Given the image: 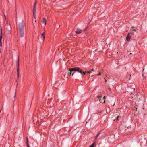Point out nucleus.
<instances>
[{"label": "nucleus", "instance_id": "nucleus-1", "mask_svg": "<svg viewBox=\"0 0 147 147\" xmlns=\"http://www.w3.org/2000/svg\"><path fill=\"white\" fill-rule=\"evenodd\" d=\"M24 27L23 21L22 20L19 22L18 25V33L20 37H23L24 35Z\"/></svg>", "mask_w": 147, "mask_h": 147}, {"label": "nucleus", "instance_id": "nucleus-2", "mask_svg": "<svg viewBox=\"0 0 147 147\" xmlns=\"http://www.w3.org/2000/svg\"><path fill=\"white\" fill-rule=\"evenodd\" d=\"M69 72L68 73V76H70L71 75V74L72 72L77 71L81 74L82 75H84L85 74L86 72H84L82 69H80L79 67H76L75 68H71L69 69L68 70Z\"/></svg>", "mask_w": 147, "mask_h": 147}, {"label": "nucleus", "instance_id": "nucleus-3", "mask_svg": "<svg viewBox=\"0 0 147 147\" xmlns=\"http://www.w3.org/2000/svg\"><path fill=\"white\" fill-rule=\"evenodd\" d=\"M101 96H98V98L99 99V101L100 102H102V101L103 100H104V102H103V103H105V96H104L102 98V99H101Z\"/></svg>", "mask_w": 147, "mask_h": 147}, {"label": "nucleus", "instance_id": "nucleus-4", "mask_svg": "<svg viewBox=\"0 0 147 147\" xmlns=\"http://www.w3.org/2000/svg\"><path fill=\"white\" fill-rule=\"evenodd\" d=\"M6 28L9 31H11V28L10 24H8L7 25Z\"/></svg>", "mask_w": 147, "mask_h": 147}, {"label": "nucleus", "instance_id": "nucleus-5", "mask_svg": "<svg viewBox=\"0 0 147 147\" xmlns=\"http://www.w3.org/2000/svg\"><path fill=\"white\" fill-rule=\"evenodd\" d=\"M1 36L0 37V45L1 46H2V43L1 42V40L2 38V27H1Z\"/></svg>", "mask_w": 147, "mask_h": 147}, {"label": "nucleus", "instance_id": "nucleus-6", "mask_svg": "<svg viewBox=\"0 0 147 147\" xmlns=\"http://www.w3.org/2000/svg\"><path fill=\"white\" fill-rule=\"evenodd\" d=\"M45 32H44L42 34H41V39L43 40V41H44L45 37Z\"/></svg>", "mask_w": 147, "mask_h": 147}, {"label": "nucleus", "instance_id": "nucleus-7", "mask_svg": "<svg viewBox=\"0 0 147 147\" xmlns=\"http://www.w3.org/2000/svg\"><path fill=\"white\" fill-rule=\"evenodd\" d=\"M82 30L80 29H77L76 31V32L77 34H80L81 33Z\"/></svg>", "mask_w": 147, "mask_h": 147}, {"label": "nucleus", "instance_id": "nucleus-8", "mask_svg": "<svg viewBox=\"0 0 147 147\" xmlns=\"http://www.w3.org/2000/svg\"><path fill=\"white\" fill-rule=\"evenodd\" d=\"M129 34H130V33H128V35L126 38V40L128 41H129L130 39V37L129 36Z\"/></svg>", "mask_w": 147, "mask_h": 147}, {"label": "nucleus", "instance_id": "nucleus-9", "mask_svg": "<svg viewBox=\"0 0 147 147\" xmlns=\"http://www.w3.org/2000/svg\"><path fill=\"white\" fill-rule=\"evenodd\" d=\"M19 56L18 57V63L17 64V71L19 70Z\"/></svg>", "mask_w": 147, "mask_h": 147}, {"label": "nucleus", "instance_id": "nucleus-10", "mask_svg": "<svg viewBox=\"0 0 147 147\" xmlns=\"http://www.w3.org/2000/svg\"><path fill=\"white\" fill-rule=\"evenodd\" d=\"M43 24L45 25L46 24V20L45 18H43Z\"/></svg>", "mask_w": 147, "mask_h": 147}, {"label": "nucleus", "instance_id": "nucleus-11", "mask_svg": "<svg viewBox=\"0 0 147 147\" xmlns=\"http://www.w3.org/2000/svg\"><path fill=\"white\" fill-rule=\"evenodd\" d=\"M17 76L18 78L19 77V70L17 71Z\"/></svg>", "mask_w": 147, "mask_h": 147}, {"label": "nucleus", "instance_id": "nucleus-12", "mask_svg": "<svg viewBox=\"0 0 147 147\" xmlns=\"http://www.w3.org/2000/svg\"><path fill=\"white\" fill-rule=\"evenodd\" d=\"M36 9L34 8H33V15H35V14H36Z\"/></svg>", "mask_w": 147, "mask_h": 147}, {"label": "nucleus", "instance_id": "nucleus-13", "mask_svg": "<svg viewBox=\"0 0 147 147\" xmlns=\"http://www.w3.org/2000/svg\"><path fill=\"white\" fill-rule=\"evenodd\" d=\"M100 133H99L97 134L96 136L95 137V139L96 140L97 138L99 136V135H100Z\"/></svg>", "mask_w": 147, "mask_h": 147}, {"label": "nucleus", "instance_id": "nucleus-14", "mask_svg": "<svg viewBox=\"0 0 147 147\" xmlns=\"http://www.w3.org/2000/svg\"><path fill=\"white\" fill-rule=\"evenodd\" d=\"M4 16L5 17V20H6L7 19V18L6 17V15H5V13H4Z\"/></svg>", "mask_w": 147, "mask_h": 147}, {"label": "nucleus", "instance_id": "nucleus-15", "mask_svg": "<svg viewBox=\"0 0 147 147\" xmlns=\"http://www.w3.org/2000/svg\"><path fill=\"white\" fill-rule=\"evenodd\" d=\"M94 143L90 145V147H94Z\"/></svg>", "mask_w": 147, "mask_h": 147}, {"label": "nucleus", "instance_id": "nucleus-16", "mask_svg": "<svg viewBox=\"0 0 147 147\" xmlns=\"http://www.w3.org/2000/svg\"><path fill=\"white\" fill-rule=\"evenodd\" d=\"M16 89H15V95L14 96V98H15L16 97Z\"/></svg>", "mask_w": 147, "mask_h": 147}, {"label": "nucleus", "instance_id": "nucleus-17", "mask_svg": "<svg viewBox=\"0 0 147 147\" xmlns=\"http://www.w3.org/2000/svg\"><path fill=\"white\" fill-rule=\"evenodd\" d=\"M36 2H35V3H34V8L35 9V7H36Z\"/></svg>", "mask_w": 147, "mask_h": 147}, {"label": "nucleus", "instance_id": "nucleus-18", "mask_svg": "<svg viewBox=\"0 0 147 147\" xmlns=\"http://www.w3.org/2000/svg\"><path fill=\"white\" fill-rule=\"evenodd\" d=\"M26 144L28 147H30L28 144V142H27L26 143Z\"/></svg>", "mask_w": 147, "mask_h": 147}, {"label": "nucleus", "instance_id": "nucleus-19", "mask_svg": "<svg viewBox=\"0 0 147 147\" xmlns=\"http://www.w3.org/2000/svg\"><path fill=\"white\" fill-rule=\"evenodd\" d=\"M88 30V27H87L84 30V32H86L87 30Z\"/></svg>", "mask_w": 147, "mask_h": 147}, {"label": "nucleus", "instance_id": "nucleus-20", "mask_svg": "<svg viewBox=\"0 0 147 147\" xmlns=\"http://www.w3.org/2000/svg\"><path fill=\"white\" fill-rule=\"evenodd\" d=\"M120 117L119 116H118L117 118V120H119V119Z\"/></svg>", "mask_w": 147, "mask_h": 147}, {"label": "nucleus", "instance_id": "nucleus-21", "mask_svg": "<svg viewBox=\"0 0 147 147\" xmlns=\"http://www.w3.org/2000/svg\"><path fill=\"white\" fill-rule=\"evenodd\" d=\"M130 31H136V30L135 29H132V30H131V29L130 30Z\"/></svg>", "mask_w": 147, "mask_h": 147}, {"label": "nucleus", "instance_id": "nucleus-22", "mask_svg": "<svg viewBox=\"0 0 147 147\" xmlns=\"http://www.w3.org/2000/svg\"><path fill=\"white\" fill-rule=\"evenodd\" d=\"M34 15V18L35 19H36V14H35V15Z\"/></svg>", "mask_w": 147, "mask_h": 147}, {"label": "nucleus", "instance_id": "nucleus-23", "mask_svg": "<svg viewBox=\"0 0 147 147\" xmlns=\"http://www.w3.org/2000/svg\"><path fill=\"white\" fill-rule=\"evenodd\" d=\"M94 69L93 68V69H92V70H91V71H90L91 72H92V71H94Z\"/></svg>", "mask_w": 147, "mask_h": 147}, {"label": "nucleus", "instance_id": "nucleus-24", "mask_svg": "<svg viewBox=\"0 0 147 147\" xmlns=\"http://www.w3.org/2000/svg\"><path fill=\"white\" fill-rule=\"evenodd\" d=\"M130 33V34H132V35H134V33L132 32H131L130 33Z\"/></svg>", "mask_w": 147, "mask_h": 147}, {"label": "nucleus", "instance_id": "nucleus-25", "mask_svg": "<svg viewBox=\"0 0 147 147\" xmlns=\"http://www.w3.org/2000/svg\"><path fill=\"white\" fill-rule=\"evenodd\" d=\"M72 72V73L71 74V75H72V76H73V75H74V72Z\"/></svg>", "mask_w": 147, "mask_h": 147}, {"label": "nucleus", "instance_id": "nucleus-26", "mask_svg": "<svg viewBox=\"0 0 147 147\" xmlns=\"http://www.w3.org/2000/svg\"><path fill=\"white\" fill-rule=\"evenodd\" d=\"M101 74L100 72H99V74L97 75L98 76H100Z\"/></svg>", "mask_w": 147, "mask_h": 147}, {"label": "nucleus", "instance_id": "nucleus-27", "mask_svg": "<svg viewBox=\"0 0 147 147\" xmlns=\"http://www.w3.org/2000/svg\"><path fill=\"white\" fill-rule=\"evenodd\" d=\"M6 24L7 25L8 24H8V22L7 21L6 22Z\"/></svg>", "mask_w": 147, "mask_h": 147}, {"label": "nucleus", "instance_id": "nucleus-28", "mask_svg": "<svg viewBox=\"0 0 147 147\" xmlns=\"http://www.w3.org/2000/svg\"><path fill=\"white\" fill-rule=\"evenodd\" d=\"M16 82H17V84H16V88H17V85H18V82H17V81H16Z\"/></svg>", "mask_w": 147, "mask_h": 147}, {"label": "nucleus", "instance_id": "nucleus-29", "mask_svg": "<svg viewBox=\"0 0 147 147\" xmlns=\"http://www.w3.org/2000/svg\"><path fill=\"white\" fill-rule=\"evenodd\" d=\"M91 73V71H87V73H88V74H89V73Z\"/></svg>", "mask_w": 147, "mask_h": 147}, {"label": "nucleus", "instance_id": "nucleus-30", "mask_svg": "<svg viewBox=\"0 0 147 147\" xmlns=\"http://www.w3.org/2000/svg\"><path fill=\"white\" fill-rule=\"evenodd\" d=\"M26 140L27 141V142H28V138L27 137L26 138Z\"/></svg>", "mask_w": 147, "mask_h": 147}, {"label": "nucleus", "instance_id": "nucleus-31", "mask_svg": "<svg viewBox=\"0 0 147 147\" xmlns=\"http://www.w3.org/2000/svg\"><path fill=\"white\" fill-rule=\"evenodd\" d=\"M94 76V75H92L91 77H93Z\"/></svg>", "mask_w": 147, "mask_h": 147}, {"label": "nucleus", "instance_id": "nucleus-32", "mask_svg": "<svg viewBox=\"0 0 147 147\" xmlns=\"http://www.w3.org/2000/svg\"><path fill=\"white\" fill-rule=\"evenodd\" d=\"M102 135H101L100 136V137H101L102 136Z\"/></svg>", "mask_w": 147, "mask_h": 147}, {"label": "nucleus", "instance_id": "nucleus-33", "mask_svg": "<svg viewBox=\"0 0 147 147\" xmlns=\"http://www.w3.org/2000/svg\"><path fill=\"white\" fill-rule=\"evenodd\" d=\"M133 88V89L134 90V91L135 90V88Z\"/></svg>", "mask_w": 147, "mask_h": 147}, {"label": "nucleus", "instance_id": "nucleus-34", "mask_svg": "<svg viewBox=\"0 0 147 147\" xmlns=\"http://www.w3.org/2000/svg\"><path fill=\"white\" fill-rule=\"evenodd\" d=\"M144 68L143 69V71H144Z\"/></svg>", "mask_w": 147, "mask_h": 147}, {"label": "nucleus", "instance_id": "nucleus-35", "mask_svg": "<svg viewBox=\"0 0 147 147\" xmlns=\"http://www.w3.org/2000/svg\"><path fill=\"white\" fill-rule=\"evenodd\" d=\"M105 82H106V81H107V80H105Z\"/></svg>", "mask_w": 147, "mask_h": 147}, {"label": "nucleus", "instance_id": "nucleus-36", "mask_svg": "<svg viewBox=\"0 0 147 147\" xmlns=\"http://www.w3.org/2000/svg\"><path fill=\"white\" fill-rule=\"evenodd\" d=\"M1 50H0V53H1Z\"/></svg>", "mask_w": 147, "mask_h": 147}, {"label": "nucleus", "instance_id": "nucleus-37", "mask_svg": "<svg viewBox=\"0 0 147 147\" xmlns=\"http://www.w3.org/2000/svg\"><path fill=\"white\" fill-rule=\"evenodd\" d=\"M142 76H143L144 75H143V74H142Z\"/></svg>", "mask_w": 147, "mask_h": 147}, {"label": "nucleus", "instance_id": "nucleus-38", "mask_svg": "<svg viewBox=\"0 0 147 147\" xmlns=\"http://www.w3.org/2000/svg\"><path fill=\"white\" fill-rule=\"evenodd\" d=\"M1 110H0V113H1Z\"/></svg>", "mask_w": 147, "mask_h": 147}, {"label": "nucleus", "instance_id": "nucleus-39", "mask_svg": "<svg viewBox=\"0 0 147 147\" xmlns=\"http://www.w3.org/2000/svg\"><path fill=\"white\" fill-rule=\"evenodd\" d=\"M130 54H131V53H130Z\"/></svg>", "mask_w": 147, "mask_h": 147}]
</instances>
